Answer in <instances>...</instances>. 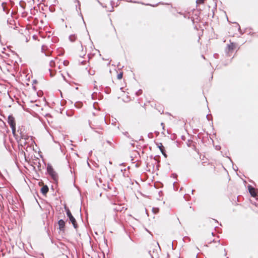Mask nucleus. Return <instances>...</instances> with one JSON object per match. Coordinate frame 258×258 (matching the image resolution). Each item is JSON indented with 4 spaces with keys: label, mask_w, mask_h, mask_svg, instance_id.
I'll return each instance as SVG.
<instances>
[{
    "label": "nucleus",
    "mask_w": 258,
    "mask_h": 258,
    "mask_svg": "<svg viewBox=\"0 0 258 258\" xmlns=\"http://www.w3.org/2000/svg\"><path fill=\"white\" fill-rule=\"evenodd\" d=\"M41 192L43 194H46L48 191V187L45 185V186H43L41 189Z\"/></svg>",
    "instance_id": "obj_6"
},
{
    "label": "nucleus",
    "mask_w": 258,
    "mask_h": 258,
    "mask_svg": "<svg viewBox=\"0 0 258 258\" xmlns=\"http://www.w3.org/2000/svg\"><path fill=\"white\" fill-rule=\"evenodd\" d=\"M8 123L12 130L13 133L14 134L16 132V124L15 122V119L13 116H9Z\"/></svg>",
    "instance_id": "obj_2"
},
{
    "label": "nucleus",
    "mask_w": 258,
    "mask_h": 258,
    "mask_svg": "<svg viewBox=\"0 0 258 258\" xmlns=\"http://www.w3.org/2000/svg\"><path fill=\"white\" fill-rule=\"evenodd\" d=\"M205 0H197V3L198 4H201L204 3Z\"/></svg>",
    "instance_id": "obj_10"
},
{
    "label": "nucleus",
    "mask_w": 258,
    "mask_h": 258,
    "mask_svg": "<svg viewBox=\"0 0 258 258\" xmlns=\"http://www.w3.org/2000/svg\"><path fill=\"white\" fill-rule=\"evenodd\" d=\"M58 225H59V229L60 230L63 229L64 227V225H65L64 221L63 220H60L58 221Z\"/></svg>",
    "instance_id": "obj_5"
},
{
    "label": "nucleus",
    "mask_w": 258,
    "mask_h": 258,
    "mask_svg": "<svg viewBox=\"0 0 258 258\" xmlns=\"http://www.w3.org/2000/svg\"><path fill=\"white\" fill-rule=\"evenodd\" d=\"M117 77L118 79H121L122 78V74L119 73V74L117 75Z\"/></svg>",
    "instance_id": "obj_9"
},
{
    "label": "nucleus",
    "mask_w": 258,
    "mask_h": 258,
    "mask_svg": "<svg viewBox=\"0 0 258 258\" xmlns=\"http://www.w3.org/2000/svg\"><path fill=\"white\" fill-rule=\"evenodd\" d=\"M47 170L49 174L54 180H56L57 179V173L55 172L51 165L47 166Z\"/></svg>",
    "instance_id": "obj_1"
},
{
    "label": "nucleus",
    "mask_w": 258,
    "mask_h": 258,
    "mask_svg": "<svg viewBox=\"0 0 258 258\" xmlns=\"http://www.w3.org/2000/svg\"><path fill=\"white\" fill-rule=\"evenodd\" d=\"M248 189H249V191L250 195L252 197H254L256 196V193L255 192V190H254V188H253V187H252L251 186H249L248 187Z\"/></svg>",
    "instance_id": "obj_4"
},
{
    "label": "nucleus",
    "mask_w": 258,
    "mask_h": 258,
    "mask_svg": "<svg viewBox=\"0 0 258 258\" xmlns=\"http://www.w3.org/2000/svg\"><path fill=\"white\" fill-rule=\"evenodd\" d=\"M65 209L67 212V215L68 216V217L69 218L70 221L72 222V223L73 224L74 227L76 228V221L75 218L72 216V215L69 209H67L66 208Z\"/></svg>",
    "instance_id": "obj_3"
},
{
    "label": "nucleus",
    "mask_w": 258,
    "mask_h": 258,
    "mask_svg": "<svg viewBox=\"0 0 258 258\" xmlns=\"http://www.w3.org/2000/svg\"><path fill=\"white\" fill-rule=\"evenodd\" d=\"M159 148L161 151V152L162 153V154L164 155L165 157H166V155L164 152V147L161 144H160V146H159Z\"/></svg>",
    "instance_id": "obj_7"
},
{
    "label": "nucleus",
    "mask_w": 258,
    "mask_h": 258,
    "mask_svg": "<svg viewBox=\"0 0 258 258\" xmlns=\"http://www.w3.org/2000/svg\"><path fill=\"white\" fill-rule=\"evenodd\" d=\"M159 148L161 151V152L162 153V154L164 155L165 157H166V155L164 152V147L161 144H160V146H159Z\"/></svg>",
    "instance_id": "obj_8"
}]
</instances>
